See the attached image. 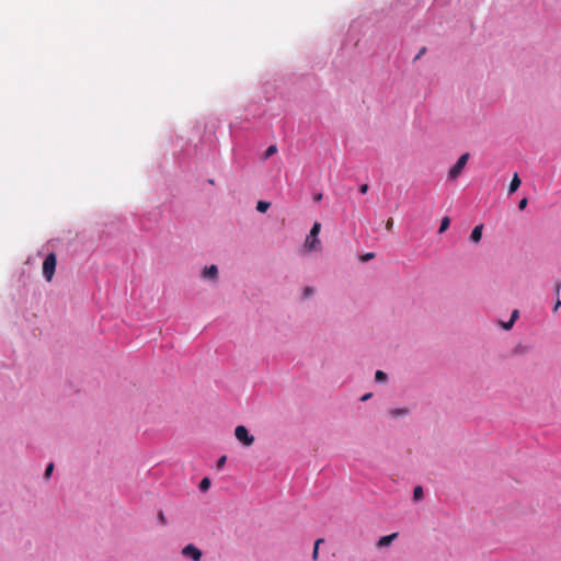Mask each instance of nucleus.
I'll list each match as a JSON object with an SVG mask.
<instances>
[{"mask_svg": "<svg viewBox=\"0 0 561 561\" xmlns=\"http://www.w3.org/2000/svg\"><path fill=\"white\" fill-rule=\"evenodd\" d=\"M57 259L54 253H49L43 262V275L47 282L53 279L56 270Z\"/></svg>", "mask_w": 561, "mask_h": 561, "instance_id": "f257e3e1", "label": "nucleus"}, {"mask_svg": "<svg viewBox=\"0 0 561 561\" xmlns=\"http://www.w3.org/2000/svg\"><path fill=\"white\" fill-rule=\"evenodd\" d=\"M320 229L321 225L319 222H314L305 242V247L308 248V250H314L317 249V245L320 244L318 239Z\"/></svg>", "mask_w": 561, "mask_h": 561, "instance_id": "f03ea898", "label": "nucleus"}, {"mask_svg": "<svg viewBox=\"0 0 561 561\" xmlns=\"http://www.w3.org/2000/svg\"><path fill=\"white\" fill-rule=\"evenodd\" d=\"M469 159V153L466 152L459 157L457 162L450 168L448 176L451 180H456L462 172Z\"/></svg>", "mask_w": 561, "mask_h": 561, "instance_id": "7ed1b4c3", "label": "nucleus"}, {"mask_svg": "<svg viewBox=\"0 0 561 561\" xmlns=\"http://www.w3.org/2000/svg\"><path fill=\"white\" fill-rule=\"evenodd\" d=\"M236 438L241 442L244 446H251L254 443L253 435L249 434V431L243 425H238L234 430Z\"/></svg>", "mask_w": 561, "mask_h": 561, "instance_id": "20e7f679", "label": "nucleus"}, {"mask_svg": "<svg viewBox=\"0 0 561 561\" xmlns=\"http://www.w3.org/2000/svg\"><path fill=\"white\" fill-rule=\"evenodd\" d=\"M182 554L191 558L193 561H201L203 556L202 551L192 543H188L182 549Z\"/></svg>", "mask_w": 561, "mask_h": 561, "instance_id": "39448f33", "label": "nucleus"}, {"mask_svg": "<svg viewBox=\"0 0 561 561\" xmlns=\"http://www.w3.org/2000/svg\"><path fill=\"white\" fill-rule=\"evenodd\" d=\"M398 537V534L397 533H393V534H390L388 536H383L381 538H379V540L377 541V548H383V547H388L389 545H391V542Z\"/></svg>", "mask_w": 561, "mask_h": 561, "instance_id": "423d86ee", "label": "nucleus"}, {"mask_svg": "<svg viewBox=\"0 0 561 561\" xmlns=\"http://www.w3.org/2000/svg\"><path fill=\"white\" fill-rule=\"evenodd\" d=\"M217 275H218V270H217L216 265H210V266L205 267L203 270V277L204 278L216 279Z\"/></svg>", "mask_w": 561, "mask_h": 561, "instance_id": "0eeeda50", "label": "nucleus"}, {"mask_svg": "<svg viewBox=\"0 0 561 561\" xmlns=\"http://www.w3.org/2000/svg\"><path fill=\"white\" fill-rule=\"evenodd\" d=\"M520 186V179L517 173H514L508 187V194L515 193Z\"/></svg>", "mask_w": 561, "mask_h": 561, "instance_id": "6e6552de", "label": "nucleus"}, {"mask_svg": "<svg viewBox=\"0 0 561 561\" xmlns=\"http://www.w3.org/2000/svg\"><path fill=\"white\" fill-rule=\"evenodd\" d=\"M482 229H483L482 225H478L473 228L471 236H470L471 241H473L474 243H478L481 240Z\"/></svg>", "mask_w": 561, "mask_h": 561, "instance_id": "1a4fd4ad", "label": "nucleus"}, {"mask_svg": "<svg viewBox=\"0 0 561 561\" xmlns=\"http://www.w3.org/2000/svg\"><path fill=\"white\" fill-rule=\"evenodd\" d=\"M409 413V410L405 409V408H398V409H392L390 410L389 414L391 417H399V416H403V415H407Z\"/></svg>", "mask_w": 561, "mask_h": 561, "instance_id": "9d476101", "label": "nucleus"}, {"mask_svg": "<svg viewBox=\"0 0 561 561\" xmlns=\"http://www.w3.org/2000/svg\"><path fill=\"white\" fill-rule=\"evenodd\" d=\"M276 152H277V146L276 145H271L265 150V152L263 154V159L266 160V159L271 158L272 156H274Z\"/></svg>", "mask_w": 561, "mask_h": 561, "instance_id": "9b49d317", "label": "nucleus"}, {"mask_svg": "<svg viewBox=\"0 0 561 561\" xmlns=\"http://www.w3.org/2000/svg\"><path fill=\"white\" fill-rule=\"evenodd\" d=\"M271 204L268 202L260 201L256 204V210L260 213H265L270 208Z\"/></svg>", "mask_w": 561, "mask_h": 561, "instance_id": "f8f14e48", "label": "nucleus"}, {"mask_svg": "<svg viewBox=\"0 0 561 561\" xmlns=\"http://www.w3.org/2000/svg\"><path fill=\"white\" fill-rule=\"evenodd\" d=\"M449 225H450V219L448 217H444L440 221L438 232L443 233L444 231H446L448 229Z\"/></svg>", "mask_w": 561, "mask_h": 561, "instance_id": "ddd939ff", "label": "nucleus"}, {"mask_svg": "<svg viewBox=\"0 0 561 561\" xmlns=\"http://www.w3.org/2000/svg\"><path fill=\"white\" fill-rule=\"evenodd\" d=\"M423 497V489L422 486L417 485L413 490V499L414 501H420Z\"/></svg>", "mask_w": 561, "mask_h": 561, "instance_id": "4468645a", "label": "nucleus"}, {"mask_svg": "<svg viewBox=\"0 0 561 561\" xmlns=\"http://www.w3.org/2000/svg\"><path fill=\"white\" fill-rule=\"evenodd\" d=\"M323 542V539L320 538V539H317L316 542H314V548H313V552H312V559L316 561L318 559V554H319V546L320 543Z\"/></svg>", "mask_w": 561, "mask_h": 561, "instance_id": "2eb2a0df", "label": "nucleus"}, {"mask_svg": "<svg viewBox=\"0 0 561 561\" xmlns=\"http://www.w3.org/2000/svg\"><path fill=\"white\" fill-rule=\"evenodd\" d=\"M209 486H210V480L208 478L202 479V481L199 483L201 491L205 492L209 489Z\"/></svg>", "mask_w": 561, "mask_h": 561, "instance_id": "dca6fc26", "label": "nucleus"}, {"mask_svg": "<svg viewBox=\"0 0 561 561\" xmlns=\"http://www.w3.org/2000/svg\"><path fill=\"white\" fill-rule=\"evenodd\" d=\"M376 381H386L387 375L382 370H377L375 374Z\"/></svg>", "mask_w": 561, "mask_h": 561, "instance_id": "f3484780", "label": "nucleus"}, {"mask_svg": "<svg viewBox=\"0 0 561 561\" xmlns=\"http://www.w3.org/2000/svg\"><path fill=\"white\" fill-rule=\"evenodd\" d=\"M53 470H54V463H53V462H50V463L46 467V469H45L44 478H45V479H49V478H50V476H51V473H53Z\"/></svg>", "mask_w": 561, "mask_h": 561, "instance_id": "a211bd4d", "label": "nucleus"}, {"mask_svg": "<svg viewBox=\"0 0 561 561\" xmlns=\"http://www.w3.org/2000/svg\"><path fill=\"white\" fill-rule=\"evenodd\" d=\"M374 257H375V253L369 252V253H366V254L362 255L360 256V261L362 262H367V261H369V260H371Z\"/></svg>", "mask_w": 561, "mask_h": 561, "instance_id": "6ab92c4d", "label": "nucleus"}, {"mask_svg": "<svg viewBox=\"0 0 561 561\" xmlns=\"http://www.w3.org/2000/svg\"><path fill=\"white\" fill-rule=\"evenodd\" d=\"M226 460H227V457L226 456H221L218 461H217V469H222L225 463H226Z\"/></svg>", "mask_w": 561, "mask_h": 561, "instance_id": "aec40b11", "label": "nucleus"}, {"mask_svg": "<svg viewBox=\"0 0 561 561\" xmlns=\"http://www.w3.org/2000/svg\"><path fill=\"white\" fill-rule=\"evenodd\" d=\"M526 206H527V198H523V199H520V201H519V203H518V208H519L520 210H523V209H525V208H526Z\"/></svg>", "mask_w": 561, "mask_h": 561, "instance_id": "412c9836", "label": "nucleus"}, {"mask_svg": "<svg viewBox=\"0 0 561 561\" xmlns=\"http://www.w3.org/2000/svg\"><path fill=\"white\" fill-rule=\"evenodd\" d=\"M392 227H393V219L392 218H389L387 221H386V229L388 231H391L392 230Z\"/></svg>", "mask_w": 561, "mask_h": 561, "instance_id": "4be33fe9", "label": "nucleus"}, {"mask_svg": "<svg viewBox=\"0 0 561 561\" xmlns=\"http://www.w3.org/2000/svg\"><path fill=\"white\" fill-rule=\"evenodd\" d=\"M518 314H519V313H518V310H514V311L512 312V316H511V319H510V320H511L512 322H515V321L517 320V318H518Z\"/></svg>", "mask_w": 561, "mask_h": 561, "instance_id": "5701e85b", "label": "nucleus"}, {"mask_svg": "<svg viewBox=\"0 0 561 561\" xmlns=\"http://www.w3.org/2000/svg\"><path fill=\"white\" fill-rule=\"evenodd\" d=\"M367 191H368V185H367V184H362V185L359 186V192H360L362 194H366V193H367Z\"/></svg>", "mask_w": 561, "mask_h": 561, "instance_id": "b1692460", "label": "nucleus"}, {"mask_svg": "<svg viewBox=\"0 0 561 561\" xmlns=\"http://www.w3.org/2000/svg\"><path fill=\"white\" fill-rule=\"evenodd\" d=\"M312 293H313V289H312L311 287H306V288L304 289V295H305L306 297L310 296Z\"/></svg>", "mask_w": 561, "mask_h": 561, "instance_id": "393cba45", "label": "nucleus"}, {"mask_svg": "<svg viewBox=\"0 0 561 561\" xmlns=\"http://www.w3.org/2000/svg\"><path fill=\"white\" fill-rule=\"evenodd\" d=\"M158 518H159V520H160V523H161V524H163V525L165 524V517H164L163 512H160V513L158 514Z\"/></svg>", "mask_w": 561, "mask_h": 561, "instance_id": "a878e982", "label": "nucleus"}, {"mask_svg": "<svg viewBox=\"0 0 561 561\" xmlns=\"http://www.w3.org/2000/svg\"><path fill=\"white\" fill-rule=\"evenodd\" d=\"M513 324H514V322H512V321L510 320L508 322H506V323H504V324H503V328H504L505 330H510V329L512 328V325H513Z\"/></svg>", "mask_w": 561, "mask_h": 561, "instance_id": "bb28decb", "label": "nucleus"}, {"mask_svg": "<svg viewBox=\"0 0 561 561\" xmlns=\"http://www.w3.org/2000/svg\"><path fill=\"white\" fill-rule=\"evenodd\" d=\"M425 50H426V48H425V47H423V48L419 51V54L416 55L415 59H419L421 56H423V54L425 53Z\"/></svg>", "mask_w": 561, "mask_h": 561, "instance_id": "cd10ccee", "label": "nucleus"}, {"mask_svg": "<svg viewBox=\"0 0 561 561\" xmlns=\"http://www.w3.org/2000/svg\"><path fill=\"white\" fill-rule=\"evenodd\" d=\"M313 198H314L316 202H320L322 199V194L318 193L317 195H314Z\"/></svg>", "mask_w": 561, "mask_h": 561, "instance_id": "c85d7f7f", "label": "nucleus"}, {"mask_svg": "<svg viewBox=\"0 0 561 561\" xmlns=\"http://www.w3.org/2000/svg\"><path fill=\"white\" fill-rule=\"evenodd\" d=\"M370 397H371V393H366V394H364V396L360 398V400H362V401H366V400H368Z\"/></svg>", "mask_w": 561, "mask_h": 561, "instance_id": "c756f323", "label": "nucleus"}, {"mask_svg": "<svg viewBox=\"0 0 561 561\" xmlns=\"http://www.w3.org/2000/svg\"><path fill=\"white\" fill-rule=\"evenodd\" d=\"M560 306H561V301L558 299L554 305L553 311L556 312Z\"/></svg>", "mask_w": 561, "mask_h": 561, "instance_id": "7c9ffc66", "label": "nucleus"}, {"mask_svg": "<svg viewBox=\"0 0 561 561\" xmlns=\"http://www.w3.org/2000/svg\"><path fill=\"white\" fill-rule=\"evenodd\" d=\"M560 288H561V284H560V283H557V284H556V293H557V294H559Z\"/></svg>", "mask_w": 561, "mask_h": 561, "instance_id": "2f4dec72", "label": "nucleus"}]
</instances>
